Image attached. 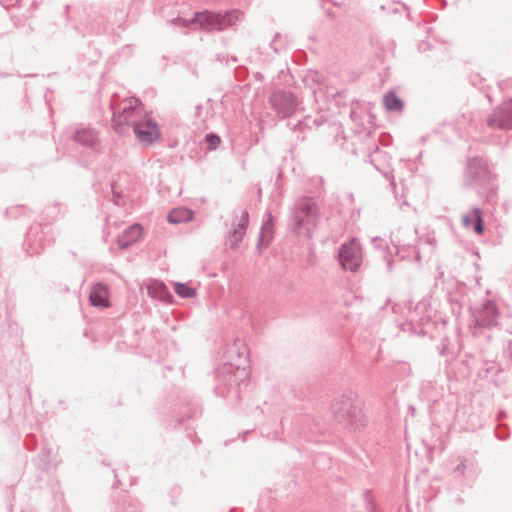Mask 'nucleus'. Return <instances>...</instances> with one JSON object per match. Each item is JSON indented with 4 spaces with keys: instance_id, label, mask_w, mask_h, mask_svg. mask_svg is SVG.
<instances>
[{
    "instance_id": "nucleus-1",
    "label": "nucleus",
    "mask_w": 512,
    "mask_h": 512,
    "mask_svg": "<svg viewBox=\"0 0 512 512\" xmlns=\"http://www.w3.org/2000/svg\"><path fill=\"white\" fill-rule=\"evenodd\" d=\"M335 420L350 430H359L365 426V416L362 413V403L352 391H345L335 399L332 406Z\"/></svg>"
},
{
    "instance_id": "nucleus-2",
    "label": "nucleus",
    "mask_w": 512,
    "mask_h": 512,
    "mask_svg": "<svg viewBox=\"0 0 512 512\" xmlns=\"http://www.w3.org/2000/svg\"><path fill=\"white\" fill-rule=\"evenodd\" d=\"M242 13L239 10L227 11L224 14L220 12H197L191 19L177 17L171 20L175 26L189 28L193 24H198L200 29L207 31H221L232 26Z\"/></svg>"
},
{
    "instance_id": "nucleus-3",
    "label": "nucleus",
    "mask_w": 512,
    "mask_h": 512,
    "mask_svg": "<svg viewBox=\"0 0 512 512\" xmlns=\"http://www.w3.org/2000/svg\"><path fill=\"white\" fill-rule=\"evenodd\" d=\"M141 111L144 117L133 122V132L142 145L150 146L159 139L160 127L153 119L147 117L148 112L144 110L142 102L137 97L130 96V116L133 113L140 114Z\"/></svg>"
},
{
    "instance_id": "nucleus-4",
    "label": "nucleus",
    "mask_w": 512,
    "mask_h": 512,
    "mask_svg": "<svg viewBox=\"0 0 512 512\" xmlns=\"http://www.w3.org/2000/svg\"><path fill=\"white\" fill-rule=\"evenodd\" d=\"M467 174L475 184L488 189L489 192L487 198L489 201H492L495 194V188L492 180V174L489 171L486 162L479 157L471 158L467 165Z\"/></svg>"
},
{
    "instance_id": "nucleus-5",
    "label": "nucleus",
    "mask_w": 512,
    "mask_h": 512,
    "mask_svg": "<svg viewBox=\"0 0 512 512\" xmlns=\"http://www.w3.org/2000/svg\"><path fill=\"white\" fill-rule=\"evenodd\" d=\"M269 103L277 115L282 118L291 117L298 106L296 96L289 91L276 90L269 96Z\"/></svg>"
},
{
    "instance_id": "nucleus-6",
    "label": "nucleus",
    "mask_w": 512,
    "mask_h": 512,
    "mask_svg": "<svg viewBox=\"0 0 512 512\" xmlns=\"http://www.w3.org/2000/svg\"><path fill=\"white\" fill-rule=\"evenodd\" d=\"M338 259L344 269L351 272L357 271L362 261L359 242L356 239H352L348 243L342 244L339 249Z\"/></svg>"
},
{
    "instance_id": "nucleus-7",
    "label": "nucleus",
    "mask_w": 512,
    "mask_h": 512,
    "mask_svg": "<svg viewBox=\"0 0 512 512\" xmlns=\"http://www.w3.org/2000/svg\"><path fill=\"white\" fill-rule=\"evenodd\" d=\"M486 125L490 129H512V100L505 101L498 105L487 117Z\"/></svg>"
},
{
    "instance_id": "nucleus-8",
    "label": "nucleus",
    "mask_w": 512,
    "mask_h": 512,
    "mask_svg": "<svg viewBox=\"0 0 512 512\" xmlns=\"http://www.w3.org/2000/svg\"><path fill=\"white\" fill-rule=\"evenodd\" d=\"M295 226L297 228L302 227L305 224H311L315 226V221L318 216V208L316 201L311 197H305L295 205Z\"/></svg>"
},
{
    "instance_id": "nucleus-9",
    "label": "nucleus",
    "mask_w": 512,
    "mask_h": 512,
    "mask_svg": "<svg viewBox=\"0 0 512 512\" xmlns=\"http://www.w3.org/2000/svg\"><path fill=\"white\" fill-rule=\"evenodd\" d=\"M498 316L499 312L496 304L491 300H487L474 313V324L478 328H491L497 324Z\"/></svg>"
},
{
    "instance_id": "nucleus-10",
    "label": "nucleus",
    "mask_w": 512,
    "mask_h": 512,
    "mask_svg": "<svg viewBox=\"0 0 512 512\" xmlns=\"http://www.w3.org/2000/svg\"><path fill=\"white\" fill-rule=\"evenodd\" d=\"M248 223H249L248 212L246 210H241L240 218H239L238 222L236 224L233 223V225L235 227L229 232V235H228V241H229V245H230L231 249H235L238 246L239 242L242 241V239L246 233Z\"/></svg>"
},
{
    "instance_id": "nucleus-11",
    "label": "nucleus",
    "mask_w": 512,
    "mask_h": 512,
    "mask_svg": "<svg viewBox=\"0 0 512 512\" xmlns=\"http://www.w3.org/2000/svg\"><path fill=\"white\" fill-rule=\"evenodd\" d=\"M112 110L113 129L118 135L125 136L128 130V106L116 107L112 104Z\"/></svg>"
},
{
    "instance_id": "nucleus-12",
    "label": "nucleus",
    "mask_w": 512,
    "mask_h": 512,
    "mask_svg": "<svg viewBox=\"0 0 512 512\" xmlns=\"http://www.w3.org/2000/svg\"><path fill=\"white\" fill-rule=\"evenodd\" d=\"M89 303L93 307L107 308L110 306L109 292L106 285L96 283L92 286L89 294Z\"/></svg>"
},
{
    "instance_id": "nucleus-13",
    "label": "nucleus",
    "mask_w": 512,
    "mask_h": 512,
    "mask_svg": "<svg viewBox=\"0 0 512 512\" xmlns=\"http://www.w3.org/2000/svg\"><path fill=\"white\" fill-rule=\"evenodd\" d=\"M241 364L240 360L236 363H225L218 373L219 375L233 374L230 380H233L234 383L240 386L249 375L245 367L241 368Z\"/></svg>"
},
{
    "instance_id": "nucleus-14",
    "label": "nucleus",
    "mask_w": 512,
    "mask_h": 512,
    "mask_svg": "<svg viewBox=\"0 0 512 512\" xmlns=\"http://www.w3.org/2000/svg\"><path fill=\"white\" fill-rule=\"evenodd\" d=\"M71 138L78 144L95 149L98 144V135L95 130L91 128H80L77 129L71 136Z\"/></svg>"
},
{
    "instance_id": "nucleus-15",
    "label": "nucleus",
    "mask_w": 512,
    "mask_h": 512,
    "mask_svg": "<svg viewBox=\"0 0 512 512\" xmlns=\"http://www.w3.org/2000/svg\"><path fill=\"white\" fill-rule=\"evenodd\" d=\"M462 223L466 228L472 229L478 235L483 234L485 230L482 212L479 208H473L471 212L463 215Z\"/></svg>"
},
{
    "instance_id": "nucleus-16",
    "label": "nucleus",
    "mask_w": 512,
    "mask_h": 512,
    "mask_svg": "<svg viewBox=\"0 0 512 512\" xmlns=\"http://www.w3.org/2000/svg\"><path fill=\"white\" fill-rule=\"evenodd\" d=\"M147 291L152 298L159 299L162 302L170 303L173 299V295L161 281H151L147 286Z\"/></svg>"
},
{
    "instance_id": "nucleus-17",
    "label": "nucleus",
    "mask_w": 512,
    "mask_h": 512,
    "mask_svg": "<svg viewBox=\"0 0 512 512\" xmlns=\"http://www.w3.org/2000/svg\"><path fill=\"white\" fill-rule=\"evenodd\" d=\"M273 225V216L269 213L261 226L257 248L267 247L270 244L274 234Z\"/></svg>"
},
{
    "instance_id": "nucleus-18",
    "label": "nucleus",
    "mask_w": 512,
    "mask_h": 512,
    "mask_svg": "<svg viewBox=\"0 0 512 512\" xmlns=\"http://www.w3.org/2000/svg\"><path fill=\"white\" fill-rule=\"evenodd\" d=\"M194 213L188 208H175L171 210L167 216V220L171 224L185 223L193 220Z\"/></svg>"
},
{
    "instance_id": "nucleus-19",
    "label": "nucleus",
    "mask_w": 512,
    "mask_h": 512,
    "mask_svg": "<svg viewBox=\"0 0 512 512\" xmlns=\"http://www.w3.org/2000/svg\"><path fill=\"white\" fill-rule=\"evenodd\" d=\"M385 108L388 111L396 112L403 108V101L398 97L394 91H389L383 98Z\"/></svg>"
},
{
    "instance_id": "nucleus-20",
    "label": "nucleus",
    "mask_w": 512,
    "mask_h": 512,
    "mask_svg": "<svg viewBox=\"0 0 512 512\" xmlns=\"http://www.w3.org/2000/svg\"><path fill=\"white\" fill-rule=\"evenodd\" d=\"M174 290L182 298H191L196 294L195 290L185 283H176Z\"/></svg>"
},
{
    "instance_id": "nucleus-21",
    "label": "nucleus",
    "mask_w": 512,
    "mask_h": 512,
    "mask_svg": "<svg viewBox=\"0 0 512 512\" xmlns=\"http://www.w3.org/2000/svg\"><path fill=\"white\" fill-rule=\"evenodd\" d=\"M111 191L113 194V202L117 206H122L125 204V196L122 194V190L119 188L116 182H112Z\"/></svg>"
},
{
    "instance_id": "nucleus-22",
    "label": "nucleus",
    "mask_w": 512,
    "mask_h": 512,
    "mask_svg": "<svg viewBox=\"0 0 512 512\" xmlns=\"http://www.w3.org/2000/svg\"><path fill=\"white\" fill-rule=\"evenodd\" d=\"M143 231L144 229L139 223L130 225V246L141 239Z\"/></svg>"
},
{
    "instance_id": "nucleus-23",
    "label": "nucleus",
    "mask_w": 512,
    "mask_h": 512,
    "mask_svg": "<svg viewBox=\"0 0 512 512\" xmlns=\"http://www.w3.org/2000/svg\"><path fill=\"white\" fill-rule=\"evenodd\" d=\"M205 141L208 145V148L210 150H214L218 147V145L220 144L221 142V138L218 134L216 133H208L206 136H205Z\"/></svg>"
},
{
    "instance_id": "nucleus-24",
    "label": "nucleus",
    "mask_w": 512,
    "mask_h": 512,
    "mask_svg": "<svg viewBox=\"0 0 512 512\" xmlns=\"http://www.w3.org/2000/svg\"><path fill=\"white\" fill-rule=\"evenodd\" d=\"M270 47L273 49L275 53H278L280 50L284 48V42L282 36L279 33H276L273 40L270 43Z\"/></svg>"
},
{
    "instance_id": "nucleus-25",
    "label": "nucleus",
    "mask_w": 512,
    "mask_h": 512,
    "mask_svg": "<svg viewBox=\"0 0 512 512\" xmlns=\"http://www.w3.org/2000/svg\"><path fill=\"white\" fill-rule=\"evenodd\" d=\"M118 245L121 249L128 248V227L122 232V235L118 239Z\"/></svg>"
},
{
    "instance_id": "nucleus-26",
    "label": "nucleus",
    "mask_w": 512,
    "mask_h": 512,
    "mask_svg": "<svg viewBox=\"0 0 512 512\" xmlns=\"http://www.w3.org/2000/svg\"><path fill=\"white\" fill-rule=\"evenodd\" d=\"M37 444L36 437L33 434H28L25 438L26 448L30 451L34 450Z\"/></svg>"
},
{
    "instance_id": "nucleus-27",
    "label": "nucleus",
    "mask_w": 512,
    "mask_h": 512,
    "mask_svg": "<svg viewBox=\"0 0 512 512\" xmlns=\"http://www.w3.org/2000/svg\"><path fill=\"white\" fill-rule=\"evenodd\" d=\"M243 351H241V348L238 346V344L235 342L233 346L231 347V350L235 352L239 359L242 358V355L245 353V347L243 346Z\"/></svg>"
},
{
    "instance_id": "nucleus-28",
    "label": "nucleus",
    "mask_w": 512,
    "mask_h": 512,
    "mask_svg": "<svg viewBox=\"0 0 512 512\" xmlns=\"http://www.w3.org/2000/svg\"><path fill=\"white\" fill-rule=\"evenodd\" d=\"M128 345L126 344L125 341H122L121 343L119 341L116 342V349L120 350V351H126Z\"/></svg>"
},
{
    "instance_id": "nucleus-29",
    "label": "nucleus",
    "mask_w": 512,
    "mask_h": 512,
    "mask_svg": "<svg viewBox=\"0 0 512 512\" xmlns=\"http://www.w3.org/2000/svg\"><path fill=\"white\" fill-rule=\"evenodd\" d=\"M202 109H203V107L201 105H197L195 107V116L196 117H200L201 116Z\"/></svg>"
},
{
    "instance_id": "nucleus-30",
    "label": "nucleus",
    "mask_w": 512,
    "mask_h": 512,
    "mask_svg": "<svg viewBox=\"0 0 512 512\" xmlns=\"http://www.w3.org/2000/svg\"><path fill=\"white\" fill-rule=\"evenodd\" d=\"M465 468H466L465 463H464V462H461V463H459V464L456 466L455 470H456V471H463Z\"/></svg>"
},
{
    "instance_id": "nucleus-31",
    "label": "nucleus",
    "mask_w": 512,
    "mask_h": 512,
    "mask_svg": "<svg viewBox=\"0 0 512 512\" xmlns=\"http://www.w3.org/2000/svg\"><path fill=\"white\" fill-rule=\"evenodd\" d=\"M497 437H498L499 439H505V438H506V436L501 435V434H497Z\"/></svg>"
}]
</instances>
